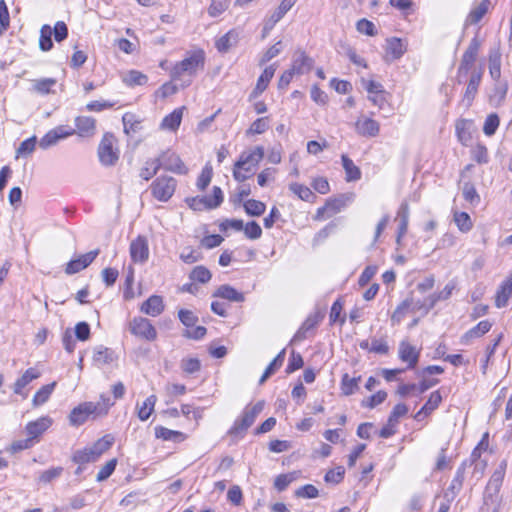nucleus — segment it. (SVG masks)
I'll list each match as a JSON object with an SVG mask.
<instances>
[{"mask_svg": "<svg viewBox=\"0 0 512 512\" xmlns=\"http://www.w3.org/2000/svg\"><path fill=\"white\" fill-rule=\"evenodd\" d=\"M361 380V376L358 377H350L347 373L342 376L341 380V390L342 393L346 396L352 395L358 390V384Z\"/></svg>", "mask_w": 512, "mask_h": 512, "instance_id": "nucleus-39", "label": "nucleus"}, {"mask_svg": "<svg viewBox=\"0 0 512 512\" xmlns=\"http://www.w3.org/2000/svg\"><path fill=\"white\" fill-rule=\"evenodd\" d=\"M294 480H296L295 473L280 474L274 480V487L280 492L284 491Z\"/></svg>", "mask_w": 512, "mask_h": 512, "instance_id": "nucleus-54", "label": "nucleus"}, {"mask_svg": "<svg viewBox=\"0 0 512 512\" xmlns=\"http://www.w3.org/2000/svg\"><path fill=\"white\" fill-rule=\"evenodd\" d=\"M123 81L128 86L145 85L148 77L140 71L131 70L124 76Z\"/></svg>", "mask_w": 512, "mask_h": 512, "instance_id": "nucleus-42", "label": "nucleus"}, {"mask_svg": "<svg viewBox=\"0 0 512 512\" xmlns=\"http://www.w3.org/2000/svg\"><path fill=\"white\" fill-rule=\"evenodd\" d=\"M115 137L111 133H105L98 147V157L101 164L105 166L114 165L118 159L119 154L114 150Z\"/></svg>", "mask_w": 512, "mask_h": 512, "instance_id": "nucleus-8", "label": "nucleus"}, {"mask_svg": "<svg viewBox=\"0 0 512 512\" xmlns=\"http://www.w3.org/2000/svg\"><path fill=\"white\" fill-rule=\"evenodd\" d=\"M346 205L344 196L329 199L323 207L317 209L316 219L329 218L339 213Z\"/></svg>", "mask_w": 512, "mask_h": 512, "instance_id": "nucleus-17", "label": "nucleus"}, {"mask_svg": "<svg viewBox=\"0 0 512 512\" xmlns=\"http://www.w3.org/2000/svg\"><path fill=\"white\" fill-rule=\"evenodd\" d=\"M489 73L493 80L499 81L501 77V54L498 50L489 53Z\"/></svg>", "mask_w": 512, "mask_h": 512, "instance_id": "nucleus-34", "label": "nucleus"}, {"mask_svg": "<svg viewBox=\"0 0 512 512\" xmlns=\"http://www.w3.org/2000/svg\"><path fill=\"white\" fill-rule=\"evenodd\" d=\"M398 355L402 362L408 364V369H413L419 361L420 352L409 342L402 341L399 344Z\"/></svg>", "mask_w": 512, "mask_h": 512, "instance_id": "nucleus-16", "label": "nucleus"}, {"mask_svg": "<svg viewBox=\"0 0 512 512\" xmlns=\"http://www.w3.org/2000/svg\"><path fill=\"white\" fill-rule=\"evenodd\" d=\"M397 220L399 221V236H404L407 233L409 224V205L407 202L401 203L397 212Z\"/></svg>", "mask_w": 512, "mask_h": 512, "instance_id": "nucleus-36", "label": "nucleus"}, {"mask_svg": "<svg viewBox=\"0 0 512 512\" xmlns=\"http://www.w3.org/2000/svg\"><path fill=\"white\" fill-rule=\"evenodd\" d=\"M113 441L114 438L111 435H105L91 446L76 450L73 453L72 461L78 465L95 462L104 452L110 449Z\"/></svg>", "mask_w": 512, "mask_h": 512, "instance_id": "nucleus-2", "label": "nucleus"}, {"mask_svg": "<svg viewBox=\"0 0 512 512\" xmlns=\"http://www.w3.org/2000/svg\"><path fill=\"white\" fill-rule=\"evenodd\" d=\"M184 110L185 107L183 106L165 116L160 124L161 129L176 131L181 124Z\"/></svg>", "mask_w": 512, "mask_h": 512, "instance_id": "nucleus-28", "label": "nucleus"}, {"mask_svg": "<svg viewBox=\"0 0 512 512\" xmlns=\"http://www.w3.org/2000/svg\"><path fill=\"white\" fill-rule=\"evenodd\" d=\"M214 296L232 302H243L245 299L243 293L237 291L230 285H221L214 293Z\"/></svg>", "mask_w": 512, "mask_h": 512, "instance_id": "nucleus-30", "label": "nucleus"}, {"mask_svg": "<svg viewBox=\"0 0 512 512\" xmlns=\"http://www.w3.org/2000/svg\"><path fill=\"white\" fill-rule=\"evenodd\" d=\"M387 398V393L383 390L378 391L376 394L370 396L368 399L362 401V406L374 408L383 403Z\"/></svg>", "mask_w": 512, "mask_h": 512, "instance_id": "nucleus-62", "label": "nucleus"}, {"mask_svg": "<svg viewBox=\"0 0 512 512\" xmlns=\"http://www.w3.org/2000/svg\"><path fill=\"white\" fill-rule=\"evenodd\" d=\"M289 189L297 195L301 200L309 201L313 196L312 191L305 185L299 183H291Z\"/></svg>", "mask_w": 512, "mask_h": 512, "instance_id": "nucleus-53", "label": "nucleus"}, {"mask_svg": "<svg viewBox=\"0 0 512 512\" xmlns=\"http://www.w3.org/2000/svg\"><path fill=\"white\" fill-rule=\"evenodd\" d=\"M268 126L269 125L267 117L258 118L251 124L249 129L246 131V134H262L268 129Z\"/></svg>", "mask_w": 512, "mask_h": 512, "instance_id": "nucleus-59", "label": "nucleus"}, {"mask_svg": "<svg viewBox=\"0 0 512 512\" xmlns=\"http://www.w3.org/2000/svg\"><path fill=\"white\" fill-rule=\"evenodd\" d=\"M222 202L223 193L218 186L213 187L212 196H196L186 199L187 205L195 211L215 209L219 207Z\"/></svg>", "mask_w": 512, "mask_h": 512, "instance_id": "nucleus-5", "label": "nucleus"}, {"mask_svg": "<svg viewBox=\"0 0 512 512\" xmlns=\"http://www.w3.org/2000/svg\"><path fill=\"white\" fill-rule=\"evenodd\" d=\"M504 475L505 469L502 466L496 469L492 474L484 492V501L486 504L489 502L495 503L497 501Z\"/></svg>", "mask_w": 512, "mask_h": 512, "instance_id": "nucleus-10", "label": "nucleus"}, {"mask_svg": "<svg viewBox=\"0 0 512 512\" xmlns=\"http://www.w3.org/2000/svg\"><path fill=\"white\" fill-rule=\"evenodd\" d=\"M499 117L497 114L492 113L487 116L484 126H483V132L487 136H492L495 134L497 128L499 127Z\"/></svg>", "mask_w": 512, "mask_h": 512, "instance_id": "nucleus-50", "label": "nucleus"}, {"mask_svg": "<svg viewBox=\"0 0 512 512\" xmlns=\"http://www.w3.org/2000/svg\"><path fill=\"white\" fill-rule=\"evenodd\" d=\"M295 496L299 498L313 499L318 496V489L312 484H306L295 491Z\"/></svg>", "mask_w": 512, "mask_h": 512, "instance_id": "nucleus-61", "label": "nucleus"}, {"mask_svg": "<svg viewBox=\"0 0 512 512\" xmlns=\"http://www.w3.org/2000/svg\"><path fill=\"white\" fill-rule=\"evenodd\" d=\"M297 1L298 0H282L280 5L271 14L276 18V20L280 21Z\"/></svg>", "mask_w": 512, "mask_h": 512, "instance_id": "nucleus-60", "label": "nucleus"}, {"mask_svg": "<svg viewBox=\"0 0 512 512\" xmlns=\"http://www.w3.org/2000/svg\"><path fill=\"white\" fill-rule=\"evenodd\" d=\"M52 29L49 25H43L40 30L39 47L42 51H49L53 47Z\"/></svg>", "mask_w": 512, "mask_h": 512, "instance_id": "nucleus-43", "label": "nucleus"}, {"mask_svg": "<svg viewBox=\"0 0 512 512\" xmlns=\"http://www.w3.org/2000/svg\"><path fill=\"white\" fill-rule=\"evenodd\" d=\"M156 401V396L150 395L141 405H137V416L141 421H146L149 419L152 412L154 411Z\"/></svg>", "mask_w": 512, "mask_h": 512, "instance_id": "nucleus-33", "label": "nucleus"}, {"mask_svg": "<svg viewBox=\"0 0 512 512\" xmlns=\"http://www.w3.org/2000/svg\"><path fill=\"white\" fill-rule=\"evenodd\" d=\"M164 309L163 300L160 296H150L141 306V311L149 316L156 317Z\"/></svg>", "mask_w": 512, "mask_h": 512, "instance_id": "nucleus-29", "label": "nucleus"}, {"mask_svg": "<svg viewBox=\"0 0 512 512\" xmlns=\"http://www.w3.org/2000/svg\"><path fill=\"white\" fill-rule=\"evenodd\" d=\"M244 233L247 238L256 240L261 237L262 229L257 222L251 221L244 226Z\"/></svg>", "mask_w": 512, "mask_h": 512, "instance_id": "nucleus-63", "label": "nucleus"}, {"mask_svg": "<svg viewBox=\"0 0 512 512\" xmlns=\"http://www.w3.org/2000/svg\"><path fill=\"white\" fill-rule=\"evenodd\" d=\"M462 194L464 199L471 204H478L480 202V196L477 193L474 185L470 182L464 183L462 187Z\"/></svg>", "mask_w": 512, "mask_h": 512, "instance_id": "nucleus-51", "label": "nucleus"}, {"mask_svg": "<svg viewBox=\"0 0 512 512\" xmlns=\"http://www.w3.org/2000/svg\"><path fill=\"white\" fill-rule=\"evenodd\" d=\"M176 186L175 178L160 176L152 182L150 189L154 198L161 202H167L173 196Z\"/></svg>", "mask_w": 512, "mask_h": 512, "instance_id": "nucleus-6", "label": "nucleus"}, {"mask_svg": "<svg viewBox=\"0 0 512 512\" xmlns=\"http://www.w3.org/2000/svg\"><path fill=\"white\" fill-rule=\"evenodd\" d=\"M116 465H117V459H115V458L106 462V464L104 466H102L101 469L99 470V472L96 476V480L101 482V481H104L107 478H109L111 476V474L114 472Z\"/></svg>", "mask_w": 512, "mask_h": 512, "instance_id": "nucleus-56", "label": "nucleus"}, {"mask_svg": "<svg viewBox=\"0 0 512 512\" xmlns=\"http://www.w3.org/2000/svg\"><path fill=\"white\" fill-rule=\"evenodd\" d=\"M275 71L276 68L274 67V65H270L264 69V71L257 80L256 86L251 93V97H258L266 90L269 82L271 81L275 74Z\"/></svg>", "mask_w": 512, "mask_h": 512, "instance_id": "nucleus-27", "label": "nucleus"}, {"mask_svg": "<svg viewBox=\"0 0 512 512\" xmlns=\"http://www.w3.org/2000/svg\"><path fill=\"white\" fill-rule=\"evenodd\" d=\"M264 157V148L256 146L249 152H242L233 167V177L238 182H243L249 177Z\"/></svg>", "mask_w": 512, "mask_h": 512, "instance_id": "nucleus-1", "label": "nucleus"}, {"mask_svg": "<svg viewBox=\"0 0 512 512\" xmlns=\"http://www.w3.org/2000/svg\"><path fill=\"white\" fill-rule=\"evenodd\" d=\"M314 65V60L304 51L298 50L293 55V61L290 70L295 75H303L310 72Z\"/></svg>", "mask_w": 512, "mask_h": 512, "instance_id": "nucleus-15", "label": "nucleus"}, {"mask_svg": "<svg viewBox=\"0 0 512 512\" xmlns=\"http://www.w3.org/2000/svg\"><path fill=\"white\" fill-rule=\"evenodd\" d=\"M156 160L162 163L161 168H164L165 170L177 174H186L188 172V169L183 163V161L175 153H163L159 158H156Z\"/></svg>", "mask_w": 512, "mask_h": 512, "instance_id": "nucleus-12", "label": "nucleus"}, {"mask_svg": "<svg viewBox=\"0 0 512 512\" xmlns=\"http://www.w3.org/2000/svg\"><path fill=\"white\" fill-rule=\"evenodd\" d=\"M74 130H65L64 127L59 126L55 129L47 132L39 141V146L42 149H47L53 145H55L59 140L64 139L72 134H74Z\"/></svg>", "mask_w": 512, "mask_h": 512, "instance_id": "nucleus-19", "label": "nucleus"}, {"mask_svg": "<svg viewBox=\"0 0 512 512\" xmlns=\"http://www.w3.org/2000/svg\"><path fill=\"white\" fill-rule=\"evenodd\" d=\"M162 163L155 159L148 160L140 170V177L146 181L150 180L154 175L157 174L158 170L161 168Z\"/></svg>", "mask_w": 512, "mask_h": 512, "instance_id": "nucleus-41", "label": "nucleus"}, {"mask_svg": "<svg viewBox=\"0 0 512 512\" xmlns=\"http://www.w3.org/2000/svg\"><path fill=\"white\" fill-rule=\"evenodd\" d=\"M244 209L250 216H260L265 212L266 205L261 201L250 199L244 203Z\"/></svg>", "mask_w": 512, "mask_h": 512, "instance_id": "nucleus-46", "label": "nucleus"}, {"mask_svg": "<svg viewBox=\"0 0 512 512\" xmlns=\"http://www.w3.org/2000/svg\"><path fill=\"white\" fill-rule=\"evenodd\" d=\"M37 143L36 136H32L23 141L16 150V158L26 157L33 153Z\"/></svg>", "mask_w": 512, "mask_h": 512, "instance_id": "nucleus-45", "label": "nucleus"}, {"mask_svg": "<svg viewBox=\"0 0 512 512\" xmlns=\"http://www.w3.org/2000/svg\"><path fill=\"white\" fill-rule=\"evenodd\" d=\"M264 409V401H258L254 405H248L244 408L242 415L237 418L230 428L231 435L244 433L255 422L257 416Z\"/></svg>", "mask_w": 512, "mask_h": 512, "instance_id": "nucleus-4", "label": "nucleus"}, {"mask_svg": "<svg viewBox=\"0 0 512 512\" xmlns=\"http://www.w3.org/2000/svg\"><path fill=\"white\" fill-rule=\"evenodd\" d=\"M99 249L92 250L86 254L80 255L76 259H72L66 265L65 272L68 275H72L80 272L81 270L88 267L98 256Z\"/></svg>", "mask_w": 512, "mask_h": 512, "instance_id": "nucleus-13", "label": "nucleus"}, {"mask_svg": "<svg viewBox=\"0 0 512 512\" xmlns=\"http://www.w3.org/2000/svg\"><path fill=\"white\" fill-rule=\"evenodd\" d=\"M189 277L193 281L205 284L210 281L212 274L206 267L200 265L191 271Z\"/></svg>", "mask_w": 512, "mask_h": 512, "instance_id": "nucleus-47", "label": "nucleus"}, {"mask_svg": "<svg viewBox=\"0 0 512 512\" xmlns=\"http://www.w3.org/2000/svg\"><path fill=\"white\" fill-rule=\"evenodd\" d=\"M512 295V273L502 282L495 296V306L503 308L507 306L508 300Z\"/></svg>", "mask_w": 512, "mask_h": 512, "instance_id": "nucleus-25", "label": "nucleus"}, {"mask_svg": "<svg viewBox=\"0 0 512 512\" xmlns=\"http://www.w3.org/2000/svg\"><path fill=\"white\" fill-rule=\"evenodd\" d=\"M454 222L461 232H468L472 228V221L466 212H455Z\"/></svg>", "mask_w": 512, "mask_h": 512, "instance_id": "nucleus-48", "label": "nucleus"}, {"mask_svg": "<svg viewBox=\"0 0 512 512\" xmlns=\"http://www.w3.org/2000/svg\"><path fill=\"white\" fill-rule=\"evenodd\" d=\"M482 73L481 71H473L468 85L466 87L462 102L466 107H470L478 91L479 84L481 82Z\"/></svg>", "mask_w": 512, "mask_h": 512, "instance_id": "nucleus-22", "label": "nucleus"}, {"mask_svg": "<svg viewBox=\"0 0 512 512\" xmlns=\"http://www.w3.org/2000/svg\"><path fill=\"white\" fill-rule=\"evenodd\" d=\"M455 286L453 284H447L442 291H440L438 294H433L429 297V309H431L438 301L440 300H446L448 299L452 291L454 290Z\"/></svg>", "mask_w": 512, "mask_h": 512, "instance_id": "nucleus-55", "label": "nucleus"}, {"mask_svg": "<svg viewBox=\"0 0 512 512\" xmlns=\"http://www.w3.org/2000/svg\"><path fill=\"white\" fill-rule=\"evenodd\" d=\"M407 51V43L400 38L392 37L386 40L385 60L388 62L400 59Z\"/></svg>", "mask_w": 512, "mask_h": 512, "instance_id": "nucleus-14", "label": "nucleus"}, {"mask_svg": "<svg viewBox=\"0 0 512 512\" xmlns=\"http://www.w3.org/2000/svg\"><path fill=\"white\" fill-rule=\"evenodd\" d=\"M323 318L324 314L322 312H315L309 315L294 335L293 341H302L306 339L308 332L315 329Z\"/></svg>", "mask_w": 512, "mask_h": 512, "instance_id": "nucleus-20", "label": "nucleus"}, {"mask_svg": "<svg viewBox=\"0 0 512 512\" xmlns=\"http://www.w3.org/2000/svg\"><path fill=\"white\" fill-rule=\"evenodd\" d=\"M62 472H63V468L62 467L50 468L48 470L43 471L40 474L39 481L42 482V483H45V484L50 483L54 479L60 477Z\"/></svg>", "mask_w": 512, "mask_h": 512, "instance_id": "nucleus-64", "label": "nucleus"}, {"mask_svg": "<svg viewBox=\"0 0 512 512\" xmlns=\"http://www.w3.org/2000/svg\"><path fill=\"white\" fill-rule=\"evenodd\" d=\"M56 386V382H52L50 384L42 386L34 395L32 399V405L34 407H38L43 405L48 401L54 388Z\"/></svg>", "mask_w": 512, "mask_h": 512, "instance_id": "nucleus-35", "label": "nucleus"}, {"mask_svg": "<svg viewBox=\"0 0 512 512\" xmlns=\"http://www.w3.org/2000/svg\"><path fill=\"white\" fill-rule=\"evenodd\" d=\"M490 6L489 0H483L481 3L476 6L474 9L471 10V12L468 15L467 22L470 24H476L478 23L483 16L487 13Z\"/></svg>", "mask_w": 512, "mask_h": 512, "instance_id": "nucleus-40", "label": "nucleus"}, {"mask_svg": "<svg viewBox=\"0 0 512 512\" xmlns=\"http://www.w3.org/2000/svg\"><path fill=\"white\" fill-rule=\"evenodd\" d=\"M238 39V32H236L235 30H230L216 41V48L218 49L219 52L225 53L231 47L237 44Z\"/></svg>", "mask_w": 512, "mask_h": 512, "instance_id": "nucleus-31", "label": "nucleus"}, {"mask_svg": "<svg viewBox=\"0 0 512 512\" xmlns=\"http://www.w3.org/2000/svg\"><path fill=\"white\" fill-rule=\"evenodd\" d=\"M496 82L497 83L495 85L494 92L490 96V101L495 104H500L504 100V98L507 94L508 85L506 82H500V81H496Z\"/></svg>", "mask_w": 512, "mask_h": 512, "instance_id": "nucleus-52", "label": "nucleus"}, {"mask_svg": "<svg viewBox=\"0 0 512 512\" xmlns=\"http://www.w3.org/2000/svg\"><path fill=\"white\" fill-rule=\"evenodd\" d=\"M129 331L136 337L147 341H153L157 337V332L151 322L143 317H135L129 322Z\"/></svg>", "mask_w": 512, "mask_h": 512, "instance_id": "nucleus-9", "label": "nucleus"}, {"mask_svg": "<svg viewBox=\"0 0 512 512\" xmlns=\"http://www.w3.org/2000/svg\"><path fill=\"white\" fill-rule=\"evenodd\" d=\"M342 165L346 174V181H357L361 178L360 169L354 164V162L345 154L341 157Z\"/></svg>", "mask_w": 512, "mask_h": 512, "instance_id": "nucleus-32", "label": "nucleus"}, {"mask_svg": "<svg viewBox=\"0 0 512 512\" xmlns=\"http://www.w3.org/2000/svg\"><path fill=\"white\" fill-rule=\"evenodd\" d=\"M75 127L81 137H91L95 134L96 120L89 116H78L75 119Z\"/></svg>", "mask_w": 512, "mask_h": 512, "instance_id": "nucleus-24", "label": "nucleus"}, {"mask_svg": "<svg viewBox=\"0 0 512 512\" xmlns=\"http://www.w3.org/2000/svg\"><path fill=\"white\" fill-rule=\"evenodd\" d=\"M481 46V42L477 37H474L467 47L466 51L464 52L461 63L458 68L457 72V80L458 83H462V80L464 77L467 76L470 69L473 67L474 62L477 58L479 49Z\"/></svg>", "mask_w": 512, "mask_h": 512, "instance_id": "nucleus-7", "label": "nucleus"}, {"mask_svg": "<svg viewBox=\"0 0 512 512\" xmlns=\"http://www.w3.org/2000/svg\"><path fill=\"white\" fill-rule=\"evenodd\" d=\"M93 360L99 365L108 364L113 361V352L106 347H100L94 353Z\"/></svg>", "mask_w": 512, "mask_h": 512, "instance_id": "nucleus-49", "label": "nucleus"}, {"mask_svg": "<svg viewBox=\"0 0 512 512\" xmlns=\"http://www.w3.org/2000/svg\"><path fill=\"white\" fill-rule=\"evenodd\" d=\"M492 327V323L489 320L480 321L476 326L468 330L463 339L468 340L472 338H479L489 332Z\"/></svg>", "mask_w": 512, "mask_h": 512, "instance_id": "nucleus-38", "label": "nucleus"}, {"mask_svg": "<svg viewBox=\"0 0 512 512\" xmlns=\"http://www.w3.org/2000/svg\"><path fill=\"white\" fill-rule=\"evenodd\" d=\"M130 255L134 262L143 263L148 259L149 249L147 239L143 236H138L130 244Z\"/></svg>", "mask_w": 512, "mask_h": 512, "instance_id": "nucleus-18", "label": "nucleus"}, {"mask_svg": "<svg viewBox=\"0 0 512 512\" xmlns=\"http://www.w3.org/2000/svg\"><path fill=\"white\" fill-rule=\"evenodd\" d=\"M99 405L93 402H84L75 407L70 415L69 421L73 426L82 425L90 415H97Z\"/></svg>", "mask_w": 512, "mask_h": 512, "instance_id": "nucleus-11", "label": "nucleus"}, {"mask_svg": "<svg viewBox=\"0 0 512 512\" xmlns=\"http://www.w3.org/2000/svg\"><path fill=\"white\" fill-rule=\"evenodd\" d=\"M356 130L359 134L368 137H375L379 134V123L372 118L359 119L356 122Z\"/></svg>", "mask_w": 512, "mask_h": 512, "instance_id": "nucleus-26", "label": "nucleus"}, {"mask_svg": "<svg viewBox=\"0 0 512 512\" xmlns=\"http://www.w3.org/2000/svg\"><path fill=\"white\" fill-rule=\"evenodd\" d=\"M441 401L442 397L439 391L432 392L428 401L422 407L423 412H427L430 415L440 405Z\"/></svg>", "mask_w": 512, "mask_h": 512, "instance_id": "nucleus-58", "label": "nucleus"}, {"mask_svg": "<svg viewBox=\"0 0 512 512\" xmlns=\"http://www.w3.org/2000/svg\"><path fill=\"white\" fill-rule=\"evenodd\" d=\"M205 54L203 50L192 52L188 57L175 64L171 70L172 79H179L182 75L192 76L198 69H203Z\"/></svg>", "mask_w": 512, "mask_h": 512, "instance_id": "nucleus-3", "label": "nucleus"}, {"mask_svg": "<svg viewBox=\"0 0 512 512\" xmlns=\"http://www.w3.org/2000/svg\"><path fill=\"white\" fill-rule=\"evenodd\" d=\"M40 377V372L36 368L27 369L23 375L16 380L13 385V391L15 394L21 395L23 398L27 397V393L23 392V389L33 380Z\"/></svg>", "mask_w": 512, "mask_h": 512, "instance_id": "nucleus-23", "label": "nucleus"}, {"mask_svg": "<svg viewBox=\"0 0 512 512\" xmlns=\"http://www.w3.org/2000/svg\"><path fill=\"white\" fill-rule=\"evenodd\" d=\"M212 168L208 165H206L202 171L200 176L197 179V187L199 190L203 191L207 188V186L210 184L212 179Z\"/></svg>", "mask_w": 512, "mask_h": 512, "instance_id": "nucleus-57", "label": "nucleus"}, {"mask_svg": "<svg viewBox=\"0 0 512 512\" xmlns=\"http://www.w3.org/2000/svg\"><path fill=\"white\" fill-rule=\"evenodd\" d=\"M56 84L54 78H42L33 81V90L39 94L45 95L51 92V88Z\"/></svg>", "mask_w": 512, "mask_h": 512, "instance_id": "nucleus-44", "label": "nucleus"}, {"mask_svg": "<svg viewBox=\"0 0 512 512\" xmlns=\"http://www.w3.org/2000/svg\"><path fill=\"white\" fill-rule=\"evenodd\" d=\"M52 425V419L48 416L40 417L35 421L29 422L25 430L29 435V438L37 439L41 434H43L50 426Z\"/></svg>", "mask_w": 512, "mask_h": 512, "instance_id": "nucleus-21", "label": "nucleus"}, {"mask_svg": "<svg viewBox=\"0 0 512 512\" xmlns=\"http://www.w3.org/2000/svg\"><path fill=\"white\" fill-rule=\"evenodd\" d=\"M122 122L124 126V132L129 134L130 132L135 133L140 130L142 120L134 113L128 112L123 115Z\"/></svg>", "mask_w": 512, "mask_h": 512, "instance_id": "nucleus-37", "label": "nucleus"}]
</instances>
